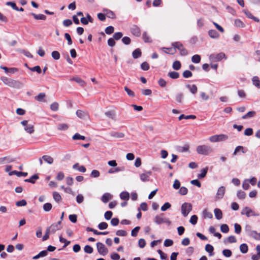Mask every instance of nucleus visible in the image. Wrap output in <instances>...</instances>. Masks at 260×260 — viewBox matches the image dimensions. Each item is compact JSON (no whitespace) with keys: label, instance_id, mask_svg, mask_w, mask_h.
Segmentation results:
<instances>
[{"label":"nucleus","instance_id":"obj_1","mask_svg":"<svg viewBox=\"0 0 260 260\" xmlns=\"http://www.w3.org/2000/svg\"><path fill=\"white\" fill-rule=\"evenodd\" d=\"M1 80L5 85L12 88H19L21 86L20 81L7 77H2Z\"/></svg>","mask_w":260,"mask_h":260},{"label":"nucleus","instance_id":"obj_2","mask_svg":"<svg viewBox=\"0 0 260 260\" xmlns=\"http://www.w3.org/2000/svg\"><path fill=\"white\" fill-rule=\"evenodd\" d=\"M197 152L199 154L208 155L213 152V149L209 146L203 145L197 147Z\"/></svg>","mask_w":260,"mask_h":260},{"label":"nucleus","instance_id":"obj_3","mask_svg":"<svg viewBox=\"0 0 260 260\" xmlns=\"http://www.w3.org/2000/svg\"><path fill=\"white\" fill-rule=\"evenodd\" d=\"M172 46L179 51L180 54L182 56H186L188 52L183 45L180 42H175L172 43Z\"/></svg>","mask_w":260,"mask_h":260},{"label":"nucleus","instance_id":"obj_4","mask_svg":"<svg viewBox=\"0 0 260 260\" xmlns=\"http://www.w3.org/2000/svg\"><path fill=\"white\" fill-rule=\"evenodd\" d=\"M229 137L226 135L224 134H220V135H215L211 136L209 138V140L211 142H217L219 141H223L227 140Z\"/></svg>","mask_w":260,"mask_h":260},{"label":"nucleus","instance_id":"obj_5","mask_svg":"<svg viewBox=\"0 0 260 260\" xmlns=\"http://www.w3.org/2000/svg\"><path fill=\"white\" fill-rule=\"evenodd\" d=\"M192 210V205L190 203H184L181 206V212L184 217L187 216Z\"/></svg>","mask_w":260,"mask_h":260},{"label":"nucleus","instance_id":"obj_6","mask_svg":"<svg viewBox=\"0 0 260 260\" xmlns=\"http://www.w3.org/2000/svg\"><path fill=\"white\" fill-rule=\"evenodd\" d=\"M96 247L98 251L100 254L105 255L107 254L108 250L103 243L98 242L96 243Z\"/></svg>","mask_w":260,"mask_h":260},{"label":"nucleus","instance_id":"obj_7","mask_svg":"<svg viewBox=\"0 0 260 260\" xmlns=\"http://www.w3.org/2000/svg\"><path fill=\"white\" fill-rule=\"evenodd\" d=\"M225 57V54L221 52L218 54H212L209 56V59L213 61H219Z\"/></svg>","mask_w":260,"mask_h":260},{"label":"nucleus","instance_id":"obj_8","mask_svg":"<svg viewBox=\"0 0 260 260\" xmlns=\"http://www.w3.org/2000/svg\"><path fill=\"white\" fill-rule=\"evenodd\" d=\"M163 214L160 215H156L154 218V221L158 224H160L162 223H170V221L168 219L164 218L162 217Z\"/></svg>","mask_w":260,"mask_h":260},{"label":"nucleus","instance_id":"obj_9","mask_svg":"<svg viewBox=\"0 0 260 260\" xmlns=\"http://www.w3.org/2000/svg\"><path fill=\"white\" fill-rule=\"evenodd\" d=\"M242 215H246L247 217L251 216H255L254 212L249 207H245L241 211Z\"/></svg>","mask_w":260,"mask_h":260},{"label":"nucleus","instance_id":"obj_10","mask_svg":"<svg viewBox=\"0 0 260 260\" xmlns=\"http://www.w3.org/2000/svg\"><path fill=\"white\" fill-rule=\"evenodd\" d=\"M61 221H59L56 223H53L47 229H50L51 233H54L56 231H58L61 229Z\"/></svg>","mask_w":260,"mask_h":260},{"label":"nucleus","instance_id":"obj_11","mask_svg":"<svg viewBox=\"0 0 260 260\" xmlns=\"http://www.w3.org/2000/svg\"><path fill=\"white\" fill-rule=\"evenodd\" d=\"M76 115L79 118L83 119H85L87 118H89V114L88 112L85 111L78 110L76 111Z\"/></svg>","mask_w":260,"mask_h":260},{"label":"nucleus","instance_id":"obj_12","mask_svg":"<svg viewBox=\"0 0 260 260\" xmlns=\"http://www.w3.org/2000/svg\"><path fill=\"white\" fill-rule=\"evenodd\" d=\"M225 188L224 186H220L217 191V193H216V199H222L224 195V193H225Z\"/></svg>","mask_w":260,"mask_h":260},{"label":"nucleus","instance_id":"obj_13","mask_svg":"<svg viewBox=\"0 0 260 260\" xmlns=\"http://www.w3.org/2000/svg\"><path fill=\"white\" fill-rule=\"evenodd\" d=\"M152 173L151 171L147 172L146 173H143L140 175V179L143 182L148 181L149 180V177L151 175Z\"/></svg>","mask_w":260,"mask_h":260},{"label":"nucleus","instance_id":"obj_14","mask_svg":"<svg viewBox=\"0 0 260 260\" xmlns=\"http://www.w3.org/2000/svg\"><path fill=\"white\" fill-rule=\"evenodd\" d=\"M131 31L133 35L136 37H139L141 35V30L140 28L136 25H134L131 28Z\"/></svg>","mask_w":260,"mask_h":260},{"label":"nucleus","instance_id":"obj_15","mask_svg":"<svg viewBox=\"0 0 260 260\" xmlns=\"http://www.w3.org/2000/svg\"><path fill=\"white\" fill-rule=\"evenodd\" d=\"M103 12L105 13V15L106 17L108 18H111V19H115L116 18V15L115 13L108 9H104Z\"/></svg>","mask_w":260,"mask_h":260},{"label":"nucleus","instance_id":"obj_16","mask_svg":"<svg viewBox=\"0 0 260 260\" xmlns=\"http://www.w3.org/2000/svg\"><path fill=\"white\" fill-rule=\"evenodd\" d=\"M186 87L188 88L190 92L193 94H196L197 93L198 87L196 85L193 84L191 85L187 84L186 85Z\"/></svg>","mask_w":260,"mask_h":260},{"label":"nucleus","instance_id":"obj_17","mask_svg":"<svg viewBox=\"0 0 260 260\" xmlns=\"http://www.w3.org/2000/svg\"><path fill=\"white\" fill-rule=\"evenodd\" d=\"M112 196L109 193H105L102 197L101 200L103 203H106L112 198Z\"/></svg>","mask_w":260,"mask_h":260},{"label":"nucleus","instance_id":"obj_18","mask_svg":"<svg viewBox=\"0 0 260 260\" xmlns=\"http://www.w3.org/2000/svg\"><path fill=\"white\" fill-rule=\"evenodd\" d=\"M27 173L26 172H18L17 171H14L10 172L9 173V176H12L13 175H16L17 176L20 177L21 176H23L24 177H25L27 175Z\"/></svg>","mask_w":260,"mask_h":260},{"label":"nucleus","instance_id":"obj_19","mask_svg":"<svg viewBox=\"0 0 260 260\" xmlns=\"http://www.w3.org/2000/svg\"><path fill=\"white\" fill-rule=\"evenodd\" d=\"M249 235L254 239L260 240V233H258L255 231H251L249 232Z\"/></svg>","mask_w":260,"mask_h":260},{"label":"nucleus","instance_id":"obj_20","mask_svg":"<svg viewBox=\"0 0 260 260\" xmlns=\"http://www.w3.org/2000/svg\"><path fill=\"white\" fill-rule=\"evenodd\" d=\"M214 212L217 219L220 220L222 218V213L220 209L216 208L214 209Z\"/></svg>","mask_w":260,"mask_h":260},{"label":"nucleus","instance_id":"obj_21","mask_svg":"<svg viewBox=\"0 0 260 260\" xmlns=\"http://www.w3.org/2000/svg\"><path fill=\"white\" fill-rule=\"evenodd\" d=\"M31 15L33 16V17L36 20H45L46 19V16L43 14H36L35 13H32Z\"/></svg>","mask_w":260,"mask_h":260},{"label":"nucleus","instance_id":"obj_22","mask_svg":"<svg viewBox=\"0 0 260 260\" xmlns=\"http://www.w3.org/2000/svg\"><path fill=\"white\" fill-rule=\"evenodd\" d=\"M71 80L74 81L79 84L81 86L84 87L86 85L85 82L81 78L79 77H75L71 79Z\"/></svg>","mask_w":260,"mask_h":260},{"label":"nucleus","instance_id":"obj_23","mask_svg":"<svg viewBox=\"0 0 260 260\" xmlns=\"http://www.w3.org/2000/svg\"><path fill=\"white\" fill-rule=\"evenodd\" d=\"M142 55L141 51L140 49H136L132 53V55L134 58L136 59L140 57Z\"/></svg>","mask_w":260,"mask_h":260},{"label":"nucleus","instance_id":"obj_24","mask_svg":"<svg viewBox=\"0 0 260 260\" xmlns=\"http://www.w3.org/2000/svg\"><path fill=\"white\" fill-rule=\"evenodd\" d=\"M53 198L54 200L57 203L60 202L62 200V198L60 194L56 191L53 192Z\"/></svg>","mask_w":260,"mask_h":260},{"label":"nucleus","instance_id":"obj_25","mask_svg":"<svg viewBox=\"0 0 260 260\" xmlns=\"http://www.w3.org/2000/svg\"><path fill=\"white\" fill-rule=\"evenodd\" d=\"M196 118V116L194 115H185L184 114H181L180 115V116L178 117L179 120H181L183 119H194Z\"/></svg>","mask_w":260,"mask_h":260},{"label":"nucleus","instance_id":"obj_26","mask_svg":"<svg viewBox=\"0 0 260 260\" xmlns=\"http://www.w3.org/2000/svg\"><path fill=\"white\" fill-rule=\"evenodd\" d=\"M162 50L167 54H174L176 52L175 48L163 47Z\"/></svg>","mask_w":260,"mask_h":260},{"label":"nucleus","instance_id":"obj_27","mask_svg":"<svg viewBox=\"0 0 260 260\" xmlns=\"http://www.w3.org/2000/svg\"><path fill=\"white\" fill-rule=\"evenodd\" d=\"M39 179V176L37 174L32 175L30 178L25 180V182L35 183L36 181Z\"/></svg>","mask_w":260,"mask_h":260},{"label":"nucleus","instance_id":"obj_28","mask_svg":"<svg viewBox=\"0 0 260 260\" xmlns=\"http://www.w3.org/2000/svg\"><path fill=\"white\" fill-rule=\"evenodd\" d=\"M42 159L47 163L49 164H52L53 162V158L49 155H43Z\"/></svg>","mask_w":260,"mask_h":260},{"label":"nucleus","instance_id":"obj_29","mask_svg":"<svg viewBox=\"0 0 260 260\" xmlns=\"http://www.w3.org/2000/svg\"><path fill=\"white\" fill-rule=\"evenodd\" d=\"M205 250L207 252L210 253V255H213L214 248L212 245L209 244H207L205 246Z\"/></svg>","mask_w":260,"mask_h":260},{"label":"nucleus","instance_id":"obj_30","mask_svg":"<svg viewBox=\"0 0 260 260\" xmlns=\"http://www.w3.org/2000/svg\"><path fill=\"white\" fill-rule=\"evenodd\" d=\"M120 197L122 200L127 201L129 199V193L126 191H123L120 193Z\"/></svg>","mask_w":260,"mask_h":260},{"label":"nucleus","instance_id":"obj_31","mask_svg":"<svg viewBox=\"0 0 260 260\" xmlns=\"http://www.w3.org/2000/svg\"><path fill=\"white\" fill-rule=\"evenodd\" d=\"M208 34L211 38H217L219 37L218 33L215 30L211 29L208 31Z\"/></svg>","mask_w":260,"mask_h":260},{"label":"nucleus","instance_id":"obj_32","mask_svg":"<svg viewBox=\"0 0 260 260\" xmlns=\"http://www.w3.org/2000/svg\"><path fill=\"white\" fill-rule=\"evenodd\" d=\"M168 76L173 79H176L179 78V74L178 72L172 71L168 73Z\"/></svg>","mask_w":260,"mask_h":260},{"label":"nucleus","instance_id":"obj_33","mask_svg":"<svg viewBox=\"0 0 260 260\" xmlns=\"http://www.w3.org/2000/svg\"><path fill=\"white\" fill-rule=\"evenodd\" d=\"M239 152H242L243 153H245L246 152L244 150V148L243 146H238L236 147L233 153V155H236Z\"/></svg>","mask_w":260,"mask_h":260},{"label":"nucleus","instance_id":"obj_34","mask_svg":"<svg viewBox=\"0 0 260 260\" xmlns=\"http://www.w3.org/2000/svg\"><path fill=\"white\" fill-rule=\"evenodd\" d=\"M256 113L254 111H249L242 116V119H247L253 117Z\"/></svg>","mask_w":260,"mask_h":260},{"label":"nucleus","instance_id":"obj_35","mask_svg":"<svg viewBox=\"0 0 260 260\" xmlns=\"http://www.w3.org/2000/svg\"><path fill=\"white\" fill-rule=\"evenodd\" d=\"M201 56L199 55L196 54L192 56L191 61L195 63H198L201 61Z\"/></svg>","mask_w":260,"mask_h":260},{"label":"nucleus","instance_id":"obj_36","mask_svg":"<svg viewBox=\"0 0 260 260\" xmlns=\"http://www.w3.org/2000/svg\"><path fill=\"white\" fill-rule=\"evenodd\" d=\"M24 129L29 134H32L34 132V127L32 124H27L25 127Z\"/></svg>","mask_w":260,"mask_h":260},{"label":"nucleus","instance_id":"obj_37","mask_svg":"<svg viewBox=\"0 0 260 260\" xmlns=\"http://www.w3.org/2000/svg\"><path fill=\"white\" fill-rule=\"evenodd\" d=\"M111 136L116 138H122L124 137V134L123 133L112 132Z\"/></svg>","mask_w":260,"mask_h":260},{"label":"nucleus","instance_id":"obj_38","mask_svg":"<svg viewBox=\"0 0 260 260\" xmlns=\"http://www.w3.org/2000/svg\"><path fill=\"white\" fill-rule=\"evenodd\" d=\"M181 67V62L179 61H175L172 65V68L175 70H179Z\"/></svg>","mask_w":260,"mask_h":260},{"label":"nucleus","instance_id":"obj_39","mask_svg":"<svg viewBox=\"0 0 260 260\" xmlns=\"http://www.w3.org/2000/svg\"><path fill=\"white\" fill-rule=\"evenodd\" d=\"M240 249L242 253H246L248 251V246L246 244L243 243L240 246Z\"/></svg>","mask_w":260,"mask_h":260},{"label":"nucleus","instance_id":"obj_40","mask_svg":"<svg viewBox=\"0 0 260 260\" xmlns=\"http://www.w3.org/2000/svg\"><path fill=\"white\" fill-rule=\"evenodd\" d=\"M235 25L238 27H244L245 26L244 23L239 19H235L234 21Z\"/></svg>","mask_w":260,"mask_h":260},{"label":"nucleus","instance_id":"obj_41","mask_svg":"<svg viewBox=\"0 0 260 260\" xmlns=\"http://www.w3.org/2000/svg\"><path fill=\"white\" fill-rule=\"evenodd\" d=\"M252 83L257 87H259L260 81L257 76H254L252 79Z\"/></svg>","mask_w":260,"mask_h":260},{"label":"nucleus","instance_id":"obj_42","mask_svg":"<svg viewBox=\"0 0 260 260\" xmlns=\"http://www.w3.org/2000/svg\"><path fill=\"white\" fill-rule=\"evenodd\" d=\"M207 171H208V168L207 167L202 169L201 170V174H199L198 176V178H200V179L204 178L206 176V174L207 173Z\"/></svg>","mask_w":260,"mask_h":260},{"label":"nucleus","instance_id":"obj_43","mask_svg":"<svg viewBox=\"0 0 260 260\" xmlns=\"http://www.w3.org/2000/svg\"><path fill=\"white\" fill-rule=\"evenodd\" d=\"M52 206L51 203H47L43 205V209L46 212L50 211L52 209Z\"/></svg>","mask_w":260,"mask_h":260},{"label":"nucleus","instance_id":"obj_44","mask_svg":"<svg viewBox=\"0 0 260 260\" xmlns=\"http://www.w3.org/2000/svg\"><path fill=\"white\" fill-rule=\"evenodd\" d=\"M68 128V125L65 123H61L57 126V128L59 131H66L67 130Z\"/></svg>","mask_w":260,"mask_h":260},{"label":"nucleus","instance_id":"obj_45","mask_svg":"<svg viewBox=\"0 0 260 260\" xmlns=\"http://www.w3.org/2000/svg\"><path fill=\"white\" fill-rule=\"evenodd\" d=\"M141 68L144 71H148L150 68V66L147 62L144 61L141 63Z\"/></svg>","mask_w":260,"mask_h":260},{"label":"nucleus","instance_id":"obj_46","mask_svg":"<svg viewBox=\"0 0 260 260\" xmlns=\"http://www.w3.org/2000/svg\"><path fill=\"white\" fill-rule=\"evenodd\" d=\"M105 115L112 119H115V114L114 111H109L105 112Z\"/></svg>","mask_w":260,"mask_h":260},{"label":"nucleus","instance_id":"obj_47","mask_svg":"<svg viewBox=\"0 0 260 260\" xmlns=\"http://www.w3.org/2000/svg\"><path fill=\"white\" fill-rule=\"evenodd\" d=\"M73 140H84L85 139V137L84 136H81L79 133H76L72 137Z\"/></svg>","mask_w":260,"mask_h":260},{"label":"nucleus","instance_id":"obj_48","mask_svg":"<svg viewBox=\"0 0 260 260\" xmlns=\"http://www.w3.org/2000/svg\"><path fill=\"white\" fill-rule=\"evenodd\" d=\"M46 96V94L45 93L41 92L37 96L35 97V100L41 102Z\"/></svg>","mask_w":260,"mask_h":260},{"label":"nucleus","instance_id":"obj_49","mask_svg":"<svg viewBox=\"0 0 260 260\" xmlns=\"http://www.w3.org/2000/svg\"><path fill=\"white\" fill-rule=\"evenodd\" d=\"M220 230L223 233H227L229 231V228L226 224H223L220 226Z\"/></svg>","mask_w":260,"mask_h":260},{"label":"nucleus","instance_id":"obj_50","mask_svg":"<svg viewBox=\"0 0 260 260\" xmlns=\"http://www.w3.org/2000/svg\"><path fill=\"white\" fill-rule=\"evenodd\" d=\"M183 95L182 93H178L175 97L176 102L178 103H182Z\"/></svg>","mask_w":260,"mask_h":260},{"label":"nucleus","instance_id":"obj_51","mask_svg":"<svg viewBox=\"0 0 260 260\" xmlns=\"http://www.w3.org/2000/svg\"><path fill=\"white\" fill-rule=\"evenodd\" d=\"M143 39L145 43H150L152 42L150 38L146 32L143 34Z\"/></svg>","mask_w":260,"mask_h":260},{"label":"nucleus","instance_id":"obj_52","mask_svg":"<svg viewBox=\"0 0 260 260\" xmlns=\"http://www.w3.org/2000/svg\"><path fill=\"white\" fill-rule=\"evenodd\" d=\"M52 57L55 60H58L60 58V55L59 52L57 51H53L51 53Z\"/></svg>","mask_w":260,"mask_h":260},{"label":"nucleus","instance_id":"obj_53","mask_svg":"<svg viewBox=\"0 0 260 260\" xmlns=\"http://www.w3.org/2000/svg\"><path fill=\"white\" fill-rule=\"evenodd\" d=\"M100 175V173L98 170H93L91 171L90 174V177L92 178L99 177Z\"/></svg>","mask_w":260,"mask_h":260},{"label":"nucleus","instance_id":"obj_54","mask_svg":"<svg viewBox=\"0 0 260 260\" xmlns=\"http://www.w3.org/2000/svg\"><path fill=\"white\" fill-rule=\"evenodd\" d=\"M234 228H235V232L236 234H239L241 233L242 228L240 224H239L238 223H235Z\"/></svg>","mask_w":260,"mask_h":260},{"label":"nucleus","instance_id":"obj_55","mask_svg":"<svg viewBox=\"0 0 260 260\" xmlns=\"http://www.w3.org/2000/svg\"><path fill=\"white\" fill-rule=\"evenodd\" d=\"M84 251L87 253L90 254L93 252V248L89 245H86L84 248Z\"/></svg>","mask_w":260,"mask_h":260},{"label":"nucleus","instance_id":"obj_56","mask_svg":"<svg viewBox=\"0 0 260 260\" xmlns=\"http://www.w3.org/2000/svg\"><path fill=\"white\" fill-rule=\"evenodd\" d=\"M108 226L107 223L105 222H102L99 224L98 228L100 230H103L106 229Z\"/></svg>","mask_w":260,"mask_h":260},{"label":"nucleus","instance_id":"obj_57","mask_svg":"<svg viewBox=\"0 0 260 260\" xmlns=\"http://www.w3.org/2000/svg\"><path fill=\"white\" fill-rule=\"evenodd\" d=\"M187 192H188L187 188L184 186L180 187V188L179 190V193L181 195H183V196L186 195L187 193Z\"/></svg>","mask_w":260,"mask_h":260},{"label":"nucleus","instance_id":"obj_58","mask_svg":"<svg viewBox=\"0 0 260 260\" xmlns=\"http://www.w3.org/2000/svg\"><path fill=\"white\" fill-rule=\"evenodd\" d=\"M124 90L126 92L127 94L131 97H134L135 94L133 91L131 90L129 88H128L127 87L125 86L124 87Z\"/></svg>","mask_w":260,"mask_h":260},{"label":"nucleus","instance_id":"obj_59","mask_svg":"<svg viewBox=\"0 0 260 260\" xmlns=\"http://www.w3.org/2000/svg\"><path fill=\"white\" fill-rule=\"evenodd\" d=\"M123 36V34L121 32H115L113 36V38L115 40H118Z\"/></svg>","mask_w":260,"mask_h":260},{"label":"nucleus","instance_id":"obj_60","mask_svg":"<svg viewBox=\"0 0 260 260\" xmlns=\"http://www.w3.org/2000/svg\"><path fill=\"white\" fill-rule=\"evenodd\" d=\"M182 75L184 78H188L191 77L192 76V73L189 70H185L183 72Z\"/></svg>","mask_w":260,"mask_h":260},{"label":"nucleus","instance_id":"obj_61","mask_svg":"<svg viewBox=\"0 0 260 260\" xmlns=\"http://www.w3.org/2000/svg\"><path fill=\"white\" fill-rule=\"evenodd\" d=\"M105 32L108 35L112 34L114 31V28L112 26H109L106 28Z\"/></svg>","mask_w":260,"mask_h":260},{"label":"nucleus","instance_id":"obj_62","mask_svg":"<svg viewBox=\"0 0 260 260\" xmlns=\"http://www.w3.org/2000/svg\"><path fill=\"white\" fill-rule=\"evenodd\" d=\"M198 217L197 215H193L190 217L189 222L193 225L196 224L197 223Z\"/></svg>","mask_w":260,"mask_h":260},{"label":"nucleus","instance_id":"obj_63","mask_svg":"<svg viewBox=\"0 0 260 260\" xmlns=\"http://www.w3.org/2000/svg\"><path fill=\"white\" fill-rule=\"evenodd\" d=\"M58 104L56 102H54L50 105V109L53 111H56L58 110Z\"/></svg>","mask_w":260,"mask_h":260},{"label":"nucleus","instance_id":"obj_64","mask_svg":"<svg viewBox=\"0 0 260 260\" xmlns=\"http://www.w3.org/2000/svg\"><path fill=\"white\" fill-rule=\"evenodd\" d=\"M237 197L239 199H244L246 197V193L242 190H239L237 192Z\"/></svg>","mask_w":260,"mask_h":260}]
</instances>
